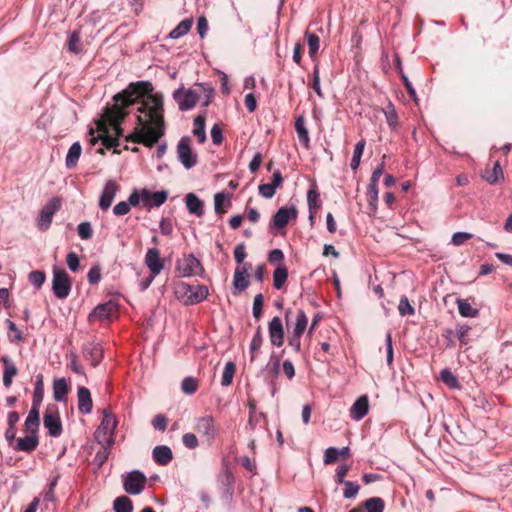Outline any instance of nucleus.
<instances>
[{
	"instance_id": "f257e3e1",
	"label": "nucleus",
	"mask_w": 512,
	"mask_h": 512,
	"mask_svg": "<svg viewBox=\"0 0 512 512\" xmlns=\"http://www.w3.org/2000/svg\"><path fill=\"white\" fill-rule=\"evenodd\" d=\"M137 111L139 113L136 117L137 127L126 139L152 147L164 134L162 95H149Z\"/></svg>"
},
{
	"instance_id": "f03ea898",
	"label": "nucleus",
	"mask_w": 512,
	"mask_h": 512,
	"mask_svg": "<svg viewBox=\"0 0 512 512\" xmlns=\"http://www.w3.org/2000/svg\"><path fill=\"white\" fill-rule=\"evenodd\" d=\"M175 295L184 305L190 306L204 301L209 295V290L202 284L191 285L179 282L175 285Z\"/></svg>"
},
{
	"instance_id": "7ed1b4c3",
	"label": "nucleus",
	"mask_w": 512,
	"mask_h": 512,
	"mask_svg": "<svg viewBox=\"0 0 512 512\" xmlns=\"http://www.w3.org/2000/svg\"><path fill=\"white\" fill-rule=\"evenodd\" d=\"M115 416L107 410L103 411V418L100 425L94 432L95 441L100 446L112 447L115 443L114 432L117 427Z\"/></svg>"
},
{
	"instance_id": "20e7f679",
	"label": "nucleus",
	"mask_w": 512,
	"mask_h": 512,
	"mask_svg": "<svg viewBox=\"0 0 512 512\" xmlns=\"http://www.w3.org/2000/svg\"><path fill=\"white\" fill-rule=\"evenodd\" d=\"M191 143L192 140L189 136H183L179 140L176 148L177 158L187 170L192 169L198 163V155L193 151Z\"/></svg>"
},
{
	"instance_id": "39448f33",
	"label": "nucleus",
	"mask_w": 512,
	"mask_h": 512,
	"mask_svg": "<svg viewBox=\"0 0 512 512\" xmlns=\"http://www.w3.org/2000/svg\"><path fill=\"white\" fill-rule=\"evenodd\" d=\"M176 270L180 277L188 278L192 276H203L204 268L198 258L194 254L185 255L176 263Z\"/></svg>"
},
{
	"instance_id": "423d86ee",
	"label": "nucleus",
	"mask_w": 512,
	"mask_h": 512,
	"mask_svg": "<svg viewBox=\"0 0 512 512\" xmlns=\"http://www.w3.org/2000/svg\"><path fill=\"white\" fill-rule=\"evenodd\" d=\"M152 91V84L147 81H139L136 84H131L126 90L116 95L117 100H121L125 106H129L138 101L141 93H148Z\"/></svg>"
},
{
	"instance_id": "0eeeda50",
	"label": "nucleus",
	"mask_w": 512,
	"mask_h": 512,
	"mask_svg": "<svg viewBox=\"0 0 512 512\" xmlns=\"http://www.w3.org/2000/svg\"><path fill=\"white\" fill-rule=\"evenodd\" d=\"M52 291L56 298L65 299L71 291V280L63 269H53Z\"/></svg>"
},
{
	"instance_id": "6e6552de",
	"label": "nucleus",
	"mask_w": 512,
	"mask_h": 512,
	"mask_svg": "<svg viewBox=\"0 0 512 512\" xmlns=\"http://www.w3.org/2000/svg\"><path fill=\"white\" fill-rule=\"evenodd\" d=\"M200 98L201 94L197 89L178 88L173 92V99L177 102L180 111L193 109Z\"/></svg>"
},
{
	"instance_id": "1a4fd4ad",
	"label": "nucleus",
	"mask_w": 512,
	"mask_h": 512,
	"mask_svg": "<svg viewBox=\"0 0 512 512\" xmlns=\"http://www.w3.org/2000/svg\"><path fill=\"white\" fill-rule=\"evenodd\" d=\"M146 476L140 470H133L123 476V488L130 495H139L145 488Z\"/></svg>"
},
{
	"instance_id": "9d476101",
	"label": "nucleus",
	"mask_w": 512,
	"mask_h": 512,
	"mask_svg": "<svg viewBox=\"0 0 512 512\" xmlns=\"http://www.w3.org/2000/svg\"><path fill=\"white\" fill-rule=\"evenodd\" d=\"M195 429L209 444L219 435V428L212 415L199 417L196 420Z\"/></svg>"
},
{
	"instance_id": "9b49d317",
	"label": "nucleus",
	"mask_w": 512,
	"mask_h": 512,
	"mask_svg": "<svg viewBox=\"0 0 512 512\" xmlns=\"http://www.w3.org/2000/svg\"><path fill=\"white\" fill-rule=\"evenodd\" d=\"M61 207V200L59 197L51 198L45 206L40 210L37 218V226L41 231L49 229L53 216Z\"/></svg>"
},
{
	"instance_id": "f8f14e48",
	"label": "nucleus",
	"mask_w": 512,
	"mask_h": 512,
	"mask_svg": "<svg viewBox=\"0 0 512 512\" xmlns=\"http://www.w3.org/2000/svg\"><path fill=\"white\" fill-rule=\"evenodd\" d=\"M43 424L50 436L57 438L62 434V422L55 406L46 409Z\"/></svg>"
},
{
	"instance_id": "ddd939ff",
	"label": "nucleus",
	"mask_w": 512,
	"mask_h": 512,
	"mask_svg": "<svg viewBox=\"0 0 512 512\" xmlns=\"http://www.w3.org/2000/svg\"><path fill=\"white\" fill-rule=\"evenodd\" d=\"M297 215L298 211L294 205L289 208L280 207L274 214L270 226L277 230L284 229L290 220H295L297 218Z\"/></svg>"
},
{
	"instance_id": "4468645a",
	"label": "nucleus",
	"mask_w": 512,
	"mask_h": 512,
	"mask_svg": "<svg viewBox=\"0 0 512 512\" xmlns=\"http://www.w3.org/2000/svg\"><path fill=\"white\" fill-rule=\"evenodd\" d=\"M117 311V304L109 300L107 302L101 303L97 305L93 311L89 314L88 320L93 321L94 319H98L100 321H108L111 319V316Z\"/></svg>"
},
{
	"instance_id": "2eb2a0df",
	"label": "nucleus",
	"mask_w": 512,
	"mask_h": 512,
	"mask_svg": "<svg viewBox=\"0 0 512 512\" xmlns=\"http://www.w3.org/2000/svg\"><path fill=\"white\" fill-rule=\"evenodd\" d=\"M268 333L270 342L273 346L280 347L284 342V328L282 324V320L275 316L268 323Z\"/></svg>"
},
{
	"instance_id": "dca6fc26",
	"label": "nucleus",
	"mask_w": 512,
	"mask_h": 512,
	"mask_svg": "<svg viewBox=\"0 0 512 512\" xmlns=\"http://www.w3.org/2000/svg\"><path fill=\"white\" fill-rule=\"evenodd\" d=\"M168 193L166 191L151 192L147 189H142V203L147 210L153 207H160L167 200Z\"/></svg>"
},
{
	"instance_id": "f3484780",
	"label": "nucleus",
	"mask_w": 512,
	"mask_h": 512,
	"mask_svg": "<svg viewBox=\"0 0 512 512\" xmlns=\"http://www.w3.org/2000/svg\"><path fill=\"white\" fill-rule=\"evenodd\" d=\"M222 494L221 498L223 502L228 506L231 507L233 503V495H234V483L235 479L232 474V472L228 469L225 470L222 479Z\"/></svg>"
},
{
	"instance_id": "a211bd4d",
	"label": "nucleus",
	"mask_w": 512,
	"mask_h": 512,
	"mask_svg": "<svg viewBox=\"0 0 512 512\" xmlns=\"http://www.w3.org/2000/svg\"><path fill=\"white\" fill-rule=\"evenodd\" d=\"M117 191L118 186L115 181L109 180L105 183L99 199V207L101 210L106 211L110 208L117 194Z\"/></svg>"
},
{
	"instance_id": "6ab92c4d",
	"label": "nucleus",
	"mask_w": 512,
	"mask_h": 512,
	"mask_svg": "<svg viewBox=\"0 0 512 512\" xmlns=\"http://www.w3.org/2000/svg\"><path fill=\"white\" fill-rule=\"evenodd\" d=\"M145 264L153 274L157 276L164 268L163 260L160 258V253L157 248H149L145 255Z\"/></svg>"
},
{
	"instance_id": "aec40b11",
	"label": "nucleus",
	"mask_w": 512,
	"mask_h": 512,
	"mask_svg": "<svg viewBox=\"0 0 512 512\" xmlns=\"http://www.w3.org/2000/svg\"><path fill=\"white\" fill-rule=\"evenodd\" d=\"M111 131L112 134H106V135H99L98 138H100L107 148H113L117 147L119 145L118 143V137L123 136V129L121 127V120L120 119H113L112 120V127Z\"/></svg>"
},
{
	"instance_id": "412c9836",
	"label": "nucleus",
	"mask_w": 512,
	"mask_h": 512,
	"mask_svg": "<svg viewBox=\"0 0 512 512\" xmlns=\"http://www.w3.org/2000/svg\"><path fill=\"white\" fill-rule=\"evenodd\" d=\"M84 358L96 367L103 358V349L99 343L90 342L83 347Z\"/></svg>"
},
{
	"instance_id": "4be33fe9",
	"label": "nucleus",
	"mask_w": 512,
	"mask_h": 512,
	"mask_svg": "<svg viewBox=\"0 0 512 512\" xmlns=\"http://www.w3.org/2000/svg\"><path fill=\"white\" fill-rule=\"evenodd\" d=\"M250 264L246 263L236 267L233 277V287L238 292L246 290L249 286L248 268Z\"/></svg>"
},
{
	"instance_id": "5701e85b",
	"label": "nucleus",
	"mask_w": 512,
	"mask_h": 512,
	"mask_svg": "<svg viewBox=\"0 0 512 512\" xmlns=\"http://www.w3.org/2000/svg\"><path fill=\"white\" fill-rule=\"evenodd\" d=\"M38 445L39 439L37 433H29V435H26L25 437L18 438L13 449L15 451L30 453L34 451Z\"/></svg>"
},
{
	"instance_id": "b1692460",
	"label": "nucleus",
	"mask_w": 512,
	"mask_h": 512,
	"mask_svg": "<svg viewBox=\"0 0 512 512\" xmlns=\"http://www.w3.org/2000/svg\"><path fill=\"white\" fill-rule=\"evenodd\" d=\"M78 410L81 414H90L93 408L91 393L88 388L81 386L77 391Z\"/></svg>"
},
{
	"instance_id": "393cba45",
	"label": "nucleus",
	"mask_w": 512,
	"mask_h": 512,
	"mask_svg": "<svg viewBox=\"0 0 512 512\" xmlns=\"http://www.w3.org/2000/svg\"><path fill=\"white\" fill-rule=\"evenodd\" d=\"M369 411V401L366 395L360 396L352 405L350 412L353 420H362Z\"/></svg>"
},
{
	"instance_id": "a878e982",
	"label": "nucleus",
	"mask_w": 512,
	"mask_h": 512,
	"mask_svg": "<svg viewBox=\"0 0 512 512\" xmlns=\"http://www.w3.org/2000/svg\"><path fill=\"white\" fill-rule=\"evenodd\" d=\"M4 370H3V384L6 388H9L12 384L13 378L17 375L18 369L15 363L11 360L8 355H4L1 358Z\"/></svg>"
},
{
	"instance_id": "bb28decb",
	"label": "nucleus",
	"mask_w": 512,
	"mask_h": 512,
	"mask_svg": "<svg viewBox=\"0 0 512 512\" xmlns=\"http://www.w3.org/2000/svg\"><path fill=\"white\" fill-rule=\"evenodd\" d=\"M185 204L188 212L197 217H201L204 214V203L203 201L194 193H188L185 196Z\"/></svg>"
},
{
	"instance_id": "cd10ccee",
	"label": "nucleus",
	"mask_w": 512,
	"mask_h": 512,
	"mask_svg": "<svg viewBox=\"0 0 512 512\" xmlns=\"http://www.w3.org/2000/svg\"><path fill=\"white\" fill-rule=\"evenodd\" d=\"M153 460L162 466H166L173 459V453L170 447L166 445H158L152 451Z\"/></svg>"
},
{
	"instance_id": "c85d7f7f",
	"label": "nucleus",
	"mask_w": 512,
	"mask_h": 512,
	"mask_svg": "<svg viewBox=\"0 0 512 512\" xmlns=\"http://www.w3.org/2000/svg\"><path fill=\"white\" fill-rule=\"evenodd\" d=\"M40 406H33L25 420L24 426L28 433H37L40 426Z\"/></svg>"
},
{
	"instance_id": "c756f323",
	"label": "nucleus",
	"mask_w": 512,
	"mask_h": 512,
	"mask_svg": "<svg viewBox=\"0 0 512 512\" xmlns=\"http://www.w3.org/2000/svg\"><path fill=\"white\" fill-rule=\"evenodd\" d=\"M300 143L306 148H310V137L308 129L305 126L304 116L300 115L296 118L294 124Z\"/></svg>"
},
{
	"instance_id": "7c9ffc66",
	"label": "nucleus",
	"mask_w": 512,
	"mask_h": 512,
	"mask_svg": "<svg viewBox=\"0 0 512 512\" xmlns=\"http://www.w3.org/2000/svg\"><path fill=\"white\" fill-rule=\"evenodd\" d=\"M81 153H82L81 144L79 142H74L70 146L68 153L66 155V158H65V165L68 169H72V168L76 167V165L79 161V158L81 156Z\"/></svg>"
},
{
	"instance_id": "2f4dec72",
	"label": "nucleus",
	"mask_w": 512,
	"mask_h": 512,
	"mask_svg": "<svg viewBox=\"0 0 512 512\" xmlns=\"http://www.w3.org/2000/svg\"><path fill=\"white\" fill-rule=\"evenodd\" d=\"M67 50L68 52L76 55L82 53L83 45L81 41V32L79 30H75L69 34L67 41Z\"/></svg>"
},
{
	"instance_id": "473e14b6",
	"label": "nucleus",
	"mask_w": 512,
	"mask_h": 512,
	"mask_svg": "<svg viewBox=\"0 0 512 512\" xmlns=\"http://www.w3.org/2000/svg\"><path fill=\"white\" fill-rule=\"evenodd\" d=\"M205 114H199L194 119L193 134L197 137L199 143H204L207 139L205 131Z\"/></svg>"
},
{
	"instance_id": "72a5a7b5",
	"label": "nucleus",
	"mask_w": 512,
	"mask_h": 512,
	"mask_svg": "<svg viewBox=\"0 0 512 512\" xmlns=\"http://www.w3.org/2000/svg\"><path fill=\"white\" fill-rule=\"evenodd\" d=\"M471 330V326H469L467 323H458L456 325L455 336L459 341L460 347L467 346L470 343L471 339L469 336Z\"/></svg>"
},
{
	"instance_id": "f704fd0d",
	"label": "nucleus",
	"mask_w": 512,
	"mask_h": 512,
	"mask_svg": "<svg viewBox=\"0 0 512 512\" xmlns=\"http://www.w3.org/2000/svg\"><path fill=\"white\" fill-rule=\"evenodd\" d=\"M193 25L192 18H186L182 20L168 35L170 39H179L186 35Z\"/></svg>"
},
{
	"instance_id": "c9c22d12",
	"label": "nucleus",
	"mask_w": 512,
	"mask_h": 512,
	"mask_svg": "<svg viewBox=\"0 0 512 512\" xmlns=\"http://www.w3.org/2000/svg\"><path fill=\"white\" fill-rule=\"evenodd\" d=\"M68 393V385L65 378L56 379L53 383V396L57 402H62L66 399Z\"/></svg>"
},
{
	"instance_id": "e433bc0d",
	"label": "nucleus",
	"mask_w": 512,
	"mask_h": 512,
	"mask_svg": "<svg viewBox=\"0 0 512 512\" xmlns=\"http://www.w3.org/2000/svg\"><path fill=\"white\" fill-rule=\"evenodd\" d=\"M483 179L491 185L497 184L504 180L503 170L499 164L496 162L493 165L491 171H486V173L482 176Z\"/></svg>"
},
{
	"instance_id": "4c0bfd02",
	"label": "nucleus",
	"mask_w": 512,
	"mask_h": 512,
	"mask_svg": "<svg viewBox=\"0 0 512 512\" xmlns=\"http://www.w3.org/2000/svg\"><path fill=\"white\" fill-rule=\"evenodd\" d=\"M263 344L262 329L258 326L249 345L250 361L253 362Z\"/></svg>"
},
{
	"instance_id": "58836bf2",
	"label": "nucleus",
	"mask_w": 512,
	"mask_h": 512,
	"mask_svg": "<svg viewBox=\"0 0 512 512\" xmlns=\"http://www.w3.org/2000/svg\"><path fill=\"white\" fill-rule=\"evenodd\" d=\"M288 278V270L286 266L280 265L273 272V286L277 290H281Z\"/></svg>"
},
{
	"instance_id": "ea45409f",
	"label": "nucleus",
	"mask_w": 512,
	"mask_h": 512,
	"mask_svg": "<svg viewBox=\"0 0 512 512\" xmlns=\"http://www.w3.org/2000/svg\"><path fill=\"white\" fill-rule=\"evenodd\" d=\"M44 398V384H43V375L38 374L35 380V387L32 397V405L33 406H41V403Z\"/></svg>"
},
{
	"instance_id": "a19ab883",
	"label": "nucleus",
	"mask_w": 512,
	"mask_h": 512,
	"mask_svg": "<svg viewBox=\"0 0 512 512\" xmlns=\"http://www.w3.org/2000/svg\"><path fill=\"white\" fill-rule=\"evenodd\" d=\"M459 314L462 317H476L479 314V310L472 307L467 299H457L456 301Z\"/></svg>"
},
{
	"instance_id": "79ce46f5",
	"label": "nucleus",
	"mask_w": 512,
	"mask_h": 512,
	"mask_svg": "<svg viewBox=\"0 0 512 512\" xmlns=\"http://www.w3.org/2000/svg\"><path fill=\"white\" fill-rule=\"evenodd\" d=\"M366 142L364 139L358 141L354 147L353 156L350 162V167L352 170L356 171L360 165L361 157L363 155L365 149Z\"/></svg>"
},
{
	"instance_id": "37998d69",
	"label": "nucleus",
	"mask_w": 512,
	"mask_h": 512,
	"mask_svg": "<svg viewBox=\"0 0 512 512\" xmlns=\"http://www.w3.org/2000/svg\"><path fill=\"white\" fill-rule=\"evenodd\" d=\"M114 512H133V503L127 496H119L113 502Z\"/></svg>"
},
{
	"instance_id": "c03bdc74",
	"label": "nucleus",
	"mask_w": 512,
	"mask_h": 512,
	"mask_svg": "<svg viewBox=\"0 0 512 512\" xmlns=\"http://www.w3.org/2000/svg\"><path fill=\"white\" fill-rule=\"evenodd\" d=\"M305 38L308 44V53L313 60L320 47V38L315 33L306 31Z\"/></svg>"
},
{
	"instance_id": "a18cd8bd",
	"label": "nucleus",
	"mask_w": 512,
	"mask_h": 512,
	"mask_svg": "<svg viewBox=\"0 0 512 512\" xmlns=\"http://www.w3.org/2000/svg\"><path fill=\"white\" fill-rule=\"evenodd\" d=\"M363 505L367 512H383L385 508L384 501L380 497L369 498Z\"/></svg>"
},
{
	"instance_id": "49530a36",
	"label": "nucleus",
	"mask_w": 512,
	"mask_h": 512,
	"mask_svg": "<svg viewBox=\"0 0 512 512\" xmlns=\"http://www.w3.org/2000/svg\"><path fill=\"white\" fill-rule=\"evenodd\" d=\"M308 319L303 310H298L297 316H296V323L293 329L294 334L301 335L304 333L306 327H307Z\"/></svg>"
},
{
	"instance_id": "de8ad7c7",
	"label": "nucleus",
	"mask_w": 512,
	"mask_h": 512,
	"mask_svg": "<svg viewBox=\"0 0 512 512\" xmlns=\"http://www.w3.org/2000/svg\"><path fill=\"white\" fill-rule=\"evenodd\" d=\"M28 280L36 290H39L46 280V274L43 271L34 270L29 273Z\"/></svg>"
},
{
	"instance_id": "09e8293b",
	"label": "nucleus",
	"mask_w": 512,
	"mask_h": 512,
	"mask_svg": "<svg viewBox=\"0 0 512 512\" xmlns=\"http://www.w3.org/2000/svg\"><path fill=\"white\" fill-rule=\"evenodd\" d=\"M344 485L343 497L346 499L355 498L359 492L360 486L357 482L353 481H344L342 483Z\"/></svg>"
},
{
	"instance_id": "8fccbe9b",
	"label": "nucleus",
	"mask_w": 512,
	"mask_h": 512,
	"mask_svg": "<svg viewBox=\"0 0 512 512\" xmlns=\"http://www.w3.org/2000/svg\"><path fill=\"white\" fill-rule=\"evenodd\" d=\"M440 378L450 388L459 387V381L457 377L448 368H445L440 372Z\"/></svg>"
},
{
	"instance_id": "3c124183",
	"label": "nucleus",
	"mask_w": 512,
	"mask_h": 512,
	"mask_svg": "<svg viewBox=\"0 0 512 512\" xmlns=\"http://www.w3.org/2000/svg\"><path fill=\"white\" fill-rule=\"evenodd\" d=\"M235 373V364L233 362H227L225 364L222 379H221V385L222 386H229L233 381V376Z\"/></svg>"
},
{
	"instance_id": "603ef678",
	"label": "nucleus",
	"mask_w": 512,
	"mask_h": 512,
	"mask_svg": "<svg viewBox=\"0 0 512 512\" xmlns=\"http://www.w3.org/2000/svg\"><path fill=\"white\" fill-rule=\"evenodd\" d=\"M6 323H7V328H8V338L11 342H21L23 341V334L22 332L18 329V327L16 326V324L7 319L6 320Z\"/></svg>"
},
{
	"instance_id": "864d4df0",
	"label": "nucleus",
	"mask_w": 512,
	"mask_h": 512,
	"mask_svg": "<svg viewBox=\"0 0 512 512\" xmlns=\"http://www.w3.org/2000/svg\"><path fill=\"white\" fill-rule=\"evenodd\" d=\"M310 87L315 91V93L323 98V93L320 85V71H319V65L315 64L312 72V80L310 83Z\"/></svg>"
},
{
	"instance_id": "5fc2aeb1",
	"label": "nucleus",
	"mask_w": 512,
	"mask_h": 512,
	"mask_svg": "<svg viewBox=\"0 0 512 512\" xmlns=\"http://www.w3.org/2000/svg\"><path fill=\"white\" fill-rule=\"evenodd\" d=\"M398 310H399V313L401 316L415 314L414 307L410 304L407 296H405V295L401 296V298H400Z\"/></svg>"
},
{
	"instance_id": "6e6d98bb",
	"label": "nucleus",
	"mask_w": 512,
	"mask_h": 512,
	"mask_svg": "<svg viewBox=\"0 0 512 512\" xmlns=\"http://www.w3.org/2000/svg\"><path fill=\"white\" fill-rule=\"evenodd\" d=\"M230 194L226 192H218L214 195V210L217 214L224 213L222 206L225 201H229Z\"/></svg>"
},
{
	"instance_id": "4d7b16f0",
	"label": "nucleus",
	"mask_w": 512,
	"mask_h": 512,
	"mask_svg": "<svg viewBox=\"0 0 512 512\" xmlns=\"http://www.w3.org/2000/svg\"><path fill=\"white\" fill-rule=\"evenodd\" d=\"M197 388V381L193 377H186L181 383V389L187 395L194 394L197 391Z\"/></svg>"
},
{
	"instance_id": "13d9d810",
	"label": "nucleus",
	"mask_w": 512,
	"mask_h": 512,
	"mask_svg": "<svg viewBox=\"0 0 512 512\" xmlns=\"http://www.w3.org/2000/svg\"><path fill=\"white\" fill-rule=\"evenodd\" d=\"M77 233H78L79 237L83 240L90 239L93 235L91 223L88 221L81 222L77 226Z\"/></svg>"
},
{
	"instance_id": "bf43d9fd",
	"label": "nucleus",
	"mask_w": 512,
	"mask_h": 512,
	"mask_svg": "<svg viewBox=\"0 0 512 512\" xmlns=\"http://www.w3.org/2000/svg\"><path fill=\"white\" fill-rule=\"evenodd\" d=\"M263 304H264V296H263V294L259 293L254 297V301H253L252 313H253L254 318L260 319V317L262 316Z\"/></svg>"
},
{
	"instance_id": "052dcab7",
	"label": "nucleus",
	"mask_w": 512,
	"mask_h": 512,
	"mask_svg": "<svg viewBox=\"0 0 512 512\" xmlns=\"http://www.w3.org/2000/svg\"><path fill=\"white\" fill-rule=\"evenodd\" d=\"M307 203H308V209L309 211L316 210L320 204H319V193L316 189H310L307 192Z\"/></svg>"
},
{
	"instance_id": "680f3d73",
	"label": "nucleus",
	"mask_w": 512,
	"mask_h": 512,
	"mask_svg": "<svg viewBox=\"0 0 512 512\" xmlns=\"http://www.w3.org/2000/svg\"><path fill=\"white\" fill-rule=\"evenodd\" d=\"M111 447L101 446V449L95 454L94 462L101 467L108 459Z\"/></svg>"
},
{
	"instance_id": "e2e57ef3",
	"label": "nucleus",
	"mask_w": 512,
	"mask_h": 512,
	"mask_svg": "<svg viewBox=\"0 0 512 512\" xmlns=\"http://www.w3.org/2000/svg\"><path fill=\"white\" fill-rule=\"evenodd\" d=\"M168 419L163 414L156 415L152 420V426L155 430L164 432L167 428Z\"/></svg>"
},
{
	"instance_id": "0e129e2a",
	"label": "nucleus",
	"mask_w": 512,
	"mask_h": 512,
	"mask_svg": "<svg viewBox=\"0 0 512 512\" xmlns=\"http://www.w3.org/2000/svg\"><path fill=\"white\" fill-rule=\"evenodd\" d=\"M338 448L328 447L324 451V464H332L338 460Z\"/></svg>"
},
{
	"instance_id": "69168bd1",
	"label": "nucleus",
	"mask_w": 512,
	"mask_h": 512,
	"mask_svg": "<svg viewBox=\"0 0 512 512\" xmlns=\"http://www.w3.org/2000/svg\"><path fill=\"white\" fill-rule=\"evenodd\" d=\"M472 237L473 235L468 232H456L452 235L451 243L455 246H460Z\"/></svg>"
},
{
	"instance_id": "338daca9",
	"label": "nucleus",
	"mask_w": 512,
	"mask_h": 512,
	"mask_svg": "<svg viewBox=\"0 0 512 512\" xmlns=\"http://www.w3.org/2000/svg\"><path fill=\"white\" fill-rule=\"evenodd\" d=\"M182 443L188 449H195L199 445L198 439L193 433H185L182 436Z\"/></svg>"
},
{
	"instance_id": "774afa93",
	"label": "nucleus",
	"mask_w": 512,
	"mask_h": 512,
	"mask_svg": "<svg viewBox=\"0 0 512 512\" xmlns=\"http://www.w3.org/2000/svg\"><path fill=\"white\" fill-rule=\"evenodd\" d=\"M66 263L72 272H76L80 267V260L75 252H69L67 254Z\"/></svg>"
}]
</instances>
